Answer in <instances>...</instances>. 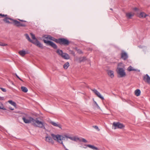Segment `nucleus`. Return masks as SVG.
<instances>
[{
    "label": "nucleus",
    "mask_w": 150,
    "mask_h": 150,
    "mask_svg": "<svg viewBox=\"0 0 150 150\" xmlns=\"http://www.w3.org/2000/svg\"><path fill=\"white\" fill-rule=\"evenodd\" d=\"M33 125L39 128H42L45 129V125L46 124L45 122L40 121L38 118H36L35 119H34L33 121Z\"/></svg>",
    "instance_id": "obj_1"
},
{
    "label": "nucleus",
    "mask_w": 150,
    "mask_h": 150,
    "mask_svg": "<svg viewBox=\"0 0 150 150\" xmlns=\"http://www.w3.org/2000/svg\"><path fill=\"white\" fill-rule=\"evenodd\" d=\"M25 35L26 39H27L29 41L35 44L37 47L40 48H43L42 45L41 43L38 40H36V41H34L33 40H31L28 34H25Z\"/></svg>",
    "instance_id": "obj_2"
},
{
    "label": "nucleus",
    "mask_w": 150,
    "mask_h": 150,
    "mask_svg": "<svg viewBox=\"0 0 150 150\" xmlns=\"http://www.w3.org/2000/svg\"><path fill=\"white\" fill-rule=\"evenodd\" d=\"M20 22L16 20L14 21V25L18 27H25L26 26L27 24V22L25 21L22 20L18 19Z\"/></svg>",
    "instance_id": "obj_3"
},
{
    "label": "nucleus",
    "mask_w": 150,
    "mask_h": 150,
    "mask_svg": "<svg viewBox=\"0 0 150 150\" xmlns=\"http://www.w3.org/2000/svg\"><path fill=\"white\" fill-rule=\"evenodd\" d=\"M70 43L69 41L65 38H59L58 39L57 43H59L61 45H64L67 46L69 45Z\"/></svg>",
    "instance_id": "obj_4"
},
{
    "label": "nucleus",
    "mask_w": 150,
    "mask_h": 150,
    "mask_svg": "<svg viewBox=\"0 0 150 150\" xmlns=\"http://www.w3.org/2000/svg\"><path fill=\"white\" fill-rule=\"evenodd\" d=\"M51 136L55 140H57L59 143H60V142H62V140L64 139L65 137L64 136H62L60 135L57 134L55 135L53 134H51Z\"/></svg>",
    "instance_id": "obj_5"
},
{
    "label": "nucleus",
    "mask_w": 150,
    "mask_h": 150,
    "mask_svg": "<svg viewBox=\"0 0 150 150\" xmlns=\"http://www.w3.org/2000/svg\"><path fill=\"white\" fill-rule=\"evenodd\" d=\"M117 72L119 75L118 77L122 78L126 76V74L125 70L122 68H117Z\"/></svg>",
    "instance_id": "obj_6"
},
{
    "label": "nucleus",
    "mask_w": 150,
    "mask_h": 150,
    "mask_svg": "<svg viewBox=\"0 0 150 150\" xmlns=\"http://www.w3.org/2000/svg\"><path fill=\"white\" fill-rule=\"evenodd\" d=\"M43 41L45 43H46L47 45L51 46L54 49H57V45L50 41H47L45 40L44 39Z\"/></svg>",
    "instance_id": "obj_7"
},
{
    "label": "nucleus",
    "mask_w": 150,
    "mask_h": 150,
    "mask_svg": "<svg viewBox=\"0 0 150 150\" xmlns=\"http://www.w3.org/2000/svg\"><path fill=\"white\" fill-rule=\"evenodd\" d=\"M113 126H114V129H116L117 128L122 129L125 127V126L119 122H114L113 123Z\"/></svg>",
    "instance_id": "obj_8"
},
{
    "label": "nucleus",
    "mask_w": 150,
    "mask_h": 150,
    "mask_svg": "<svg viewBox=\"0 0 150 150\" xmlns=\"http://www.w3.org/2000/svg\"><path fill=\"white\" fill-rule=\"evenodd\" d=\"M22 119L24 122L26 124L30 123L31 122L33 123V121L34 120V119L31 117H29L28 119H26L25 117H23Z\"/></svg>",
    "instance_id": "obj_9"
},
{
    "label": "nucleus",
    "mask_w": 150,
    "mask_h": 150,
    "mask_svg": "<svg viewBox=\"0 0 150 150\" xmlns=\"http://www.w3.org/2000/svg\"><path fill=\"white\" fill-rule=\"evenodd\" d=\"M121 58L125 60L127 59L128 58V55L126 52L123 51H122L121 53Z\"/></svg>",
    "instance_id": "obj_10"
},
{
    "label": "nucleus",
    "mask_w": 150,
    "mask_h": 150,
    "mask_svg": "<svg viewBox=\"0 0 150 150\" xmlns=\"http://www.w3.org/2000/svg\"><path fill=\"white\" fill-rule=\"evenodd\" d=\"M16 20L12 19L11 18H5L4 19V21L8 23H11L13 24L14 25V21H15Z\"/></svg>",
    "instance_id": "obj_11"
},
{
    "label": "nucleus",
    "mask_w": 150,
    "mask_h": 150,
    "mask_svg": "<svg viewBox=\"0 0 150 150\" xmlns=\"http://www.w3.org/2000/svg\"><path fill=\"white\" fill-rule=\"evenodd\" d=\"M91 90L98 97L100 98L102 100L104 99L103 97L101 96L100 93L98 91H97L96 89H92Z\"/></svg>",
    "instance_id": "obj_12"
},
{
    "label": "nucleus",
    "mask_w": 150,
    "mask_h": 150,
    "mask_svg": "<svg viewBox=\"0 0 150 150\" xmlns=\"http://www.w3.org/2000/svg\"><path fill=\"white\" fill-rule=\"evenodd\" d=\"M143 80L145 82L150 84V77L147 74H146L143 76Z\"/></svg>",
    "instance_id": "obj_13"
},
{
    "label": "nucleus",
    "mask_w": 150,
    "mask_h": 150,
    "mask_svg": "<svg viewBox=\"0 0 150 150\" xmlns=\"http://www.w3.org/2000/svg\"><path fill=\"white\" fill-rule=\"evenodd\" d=\"M50 123L54 126L58 127L60 129L62 128L61 125L60 124L58 123V122L56 123L54 121H50Z\"/></svg>",
    "instance_id": "obj_14"
},
{
    "label": "nucleus",
    "mask_w": 150,
    "mask_h": 150,
    "mask_svg": "<svg viewBox=\"0 0 150 150\" xmlns=\"http://www.w3.org/2000/svg\"><path fill=\"white\" fill-rule=\"evenodd\" d=\"M45 141L49 143H50L52 144H54V141L52 138L48 136H47L45 137Z\"/></svg>",
    "instance_id": "obj_15"
},
{
    "label": "nucleus",
    "mask_w": 150,
    "mask_h": 150,
    "mask_svg": "<svg viewBox=\"0 0 150 150\" xmlns=\"http://www.w3.org/2000/svg\"><path fill=\"white\" fill-rule=\"evenodd\" d=\"M85 146H86V147H85V148H86L87 147H88L93 150H97L98 149V148L97 147H95V146L93 145H91L90 144H85Z\"/></svg>",
    "instance_id": "obj_16"
},
{
    "label": "nucleus",
    "mask_w": 150,
    "mask_h": 150,
    "mask_svg": "<svg viewBox=\"0 0 150 150\" xmlns=\"http://www.w3.org/2000/svg\"><path fill=\"white\" fill-rule=\"evenodd\" d=\"M61 57L63 59H70L69 56L66 53H64Z\"/></svg>",
    "instance_id": "obj_17"
},
{
    "label": "nucleus",
    "mask_w": 150,
    "mask_h": 150,
    "mask_svg": "<svg viewBox=\"0 0 150 150\" xmlns=\"http://www.w3.org/2000/svg\"><path fill=\"white\" fill-rule=\"evenodd\" d=\"M108 74L111 78H113L114 76V72L112 71L108 70Z\"/></svg>",
    "instance_id": "obj_18"
},
{
    "label": "nucleus",
    "mask_w": 150,
    "mask_h": 150,
    "mask_svg": "<svg viewBox=\"0 0 150 150\" xmlns=\"http://www.w3.org/2000/svg\"><path fill=\"white\" fill-rule=\"evenodd\" d=\"M19 54L22 57H24L26 54V52L24 50H21L19 52Z\"/></svg>",
    "instance_id": "obj_19"
},
{
    "label": "nucleus",
    "mask_w": 150,
    "mask_h": 150,
    "mask_svg": "<svg viewBox=\"0 0 150 150\" xmlns=\"http://www.w3.org/2000/svg\"><path fill=\"white\" fill-rule=\"evenodd\" d=\"M56 53L58 54L61 57L62 56V55L63 54V51L62 50H60V49H57V50L56 51Z\"/></svg>",
    "instance_id": "obj_20"
},
{
    "label": "nucleus",
    "mask_w": 150,
    "mask_h": 150,
    "mask_svg": "<svg viewBox=\"0 0 150 150\" xmlns=\"http://www.w3.org/2000/svg\"><path fill=\"white\" fill-rule=\"evenodd\" d=\"M126 15L127 18L129 19L131 18L134 15V14H132L131 13H127Z\"/></svg>",
    "instance_id": "obj_21"
},
{
    "label": "nucleus",
    "mask_w": 150,
    "mask_h": 150,
    "mask_svg": "<svg viewBox=\"0 0 150 150\" xmlns=\"http://www.w3.org/2000/svg\"><path fill=\"white\" fill-rule=\"evenodd\" d=\"M135 93L137 96H139L140 95L141 91L139 89H137L135 91Z\"/></svg>",
    "instance_id": "obj_22"
},
{
    "label": "nucleus",
    "mask_w": 150,
    "mask_h": 150,
    "mask_svg": "<svg viewBox=\"0 0 150 150\" xmlns=\"http://www.w3.org/2000/svg\"><path fill=\"white\" fill-rule=\"evenodd\" d=\"M84 59V57H81L77 58L76 59V61L79 62L81 63L83 61Z\"/></svg>",
    "instance_id": "obj_23"
},
{
    "label": "nucleus",
    "mask_w": 150,
    "mask_h": 150,
    "mask_svg": "<svg viewBox=\"0 0 150 150\" xmlns=\"http://www.w3.org/2000/svg\"><path fill=\"white\" fill-rule=\"evenodd\" d=\"M21 89L22 91L26 93L28 91V89L24 86H21Z\"/></svg>",
    "instance_id": "obj_24"
},
{
    "label": "nucleus",
    "mask_w": 150,
    "mask_h": 150,
    "mask_svg": "<svg viewBox=\"0 0 150 150\" xmlns=\"http://www.w3.org/2000/svg\"><path fill=\"white\" fill-rule=\"evenodd\" d=\"M127 70L130 71H136L137 69H134L131 66H129L127 69Z\"/></svg>",
    "instance_id": "obj_25"
},
{
    "label": "nucleus",
    "mask_w": 150,
    "mask_h": 150,
    "mask_svg": "<svg viewBox=\"0 0 150 150\" xmlns=\"http://www.w3.org/2000/svg\"><path fill=\"white\" fill-rule=\"evenodd\" d=\"M49 39L57 43L58 40V39H56L55 38L51 36H50V37L49 38Z\"/></svg>",
    "instance_id": "obj_26"
},
{
    "label": "nucleus",
    "mask_w": 150,
    "mask_h": 150,
    "mask_svg": "<svg viewBox=\"0 0 150 150\" xmlns=\"http://www.w3.org/2000/svg\"><path fill=\"white\" fill-rule=\"evenodd\" d=\"M147 15L144 12H141L139 14V17L140 18H145Z\"/></svg>",
    "instance_id": "obj_27"
},
{
    "label": "nucleus",
    "mask_w": 150,
    "mask_h": 150,
    "mask_svg": "<svg viewBox=\"0 0 150 150\" xmlns=\"http://www.w3.org/2000/svg\"><path fill=\"white\" fill-rule=\"evenodd\" d=\"M69 62H67L63 66L64 68L65 69H67L69 66Z\"/></svg>",
    "instance_id": "obj_28"
},
{
    "label": "nucleus",
    "mask_w": 150,
    "mask_h": 150,
    "mask_svg": "<svg viewBox=\"0 0 150 150\" xmlns=\"http://www.w3.org/2000/svg\"><path fill=\"white\" fill-rule=\"evenodd\" d=\"M70 139L75 141H79V138H76V137H71V138H70Z\"/></svg>",
    "instance_id": "obj_29"
},
{
    "label": "nucleus",
    "mask_w": 150,
    "mask_h": 150,
    "mask_svg": "<svg viewBox=\"0 0 150 150\" xmlns=\"http://www.w3.org/2000/svg\"><path fill=\"white\" fill-rule=\"evenodd\" d=\"M93 102L94 103V106L95 107L97 108V109H100V108L99 107V106H98V105L97 103L96 102V101H95L94 100Z\"/></svg>",
    "instance_id": "obj_30"
},
{
    "label": "nucleus",
    "mask_w": 150,
    "mask_h": 150,
    "mask_svg": "<svg viewBox=\"0 0 150 150\" xmlns=\"http://www.w3.org/2000/svg\"><path fill=\"white\" fill-rule=\"evenodd\" d=\"M8 102L9 103H10L12 105H13L14 106H16V103L15 102L12 101V100H9L8 101Z\"/></svg>",
    "instance_id": "obj_31"
},
{
    "label": "nucleus",
    "mask_w": 150,
    "mask_h": 150,
    "mask_svg": "<svg viewBox=\"0 0 150 150\" xmlns=\"http://www.w3.org/2000/svg\"><path fill=\"white\" fill-rule=\"evenodd\" d=\"M0 109L3 110H6V109L4 108V106L2 103L0 102Z\"/></svg>",
    "instance_id": "obj_32"
},
{
    "label": "nucleus",
    "mask_w": 150,
    "mask_h": 150,
    "mask_svg": "<svg viewBox=\"0 0 150 150\" xmlns=\"http://www.w3.org/2000/svg\"><path fill=\"white\" fill-rule=\"evenodd\" d=\"M30 34L31 35L32 38L34 40H35V41H36V40H38L35 38V35L32 34V33H31Z\"/></svg>",
    "instance_id": "obj_33"
},
{
    "label": "nucleus",
    "mask_w": 150,
    "mask_h": 150,
    "mask_svg": "<svg viewBox=\"0 0 150 150\" xmlns=\"http://www.w3.org/2000/svg\"><path fill=\"white\" fill-rule=\"evenodd\" d=\"M50 37V35H45L43 36L45 39H49V38Z\"/></svg>",
    "instance_id": "obj_34"
},
{
    "label": "nucleus",
    "mask_w": 150,
    "mask_h": 150,
    "mask_svg": "<svg viewBox=\"0 0 150 150\" xmlns=\"http://www.w3.org/2000/svg\"><path fill=\"white\" fill-rule=\"evenodd\" d=\"M93 127L95 129H96L98 131H100V129L96 125L93 126Z\"/></svg>",
    "instance_id": "obj_35"
},
{
    "label": "nucleus",
    "mask_w": 150,
    "mask_h": 150,
    "mask_svg": "<svg viewBox=\"0 0 150 150\" xmlns=\"http://www.w3.org/2000/svg\"><path fill=\"white\" fill-rule=\"evenodd\" d=\"M0 45L1 46H4L7 45V44H5L4 43L1 42V43H0Z\"/></svg>",
    "instance_id": "obj_36"
},
{
    "label": "nucleus",
    "mask_w": 150,
    "mask_h": 150,
    "mask_svg": "<svg viewBox=\"0 0 150 150\" xmlns=\"http://www.w3.org/2000/svg\"><path fill=\"white\" fill-rule=\"evenodd\" d=\"M0 88L1 89V90L4 92H6V90L5 89L2 88Z\"/></svg>",
    "instance_id": "obj_37"
},
{
    "label": "nucleus",
    "mask_w": 150,
    "mask_h": 150,
    "mask_svg": "<svg viewBox=\"0 0 150 150\" xmlns=\"http://www.w3.org/2000/svg\"><path fill=\"white\" fill-rule=\"evenodd\" d=\"M0 16L2 17H6L7 16V15L3 14L1 13H0Z\"/></svg>",
    "instance_id": "obj_38"
},
{
    "label": "nucleus",
    "mask_w": 150,
    "mask_h": 150,
    "mask_svg": "<svg viewBox=\"0 0 150 150\" xmlns=\"http://www.w3.org/2000/svg\"><path fill=\"white\" fill-rule=\"evenodd\" d=\"M60 144H62L63 146V147H64V148L66 150V149H67L66 147H65V146L63 144L62 142H60Z\"/></svg>",
    "instance_id": "obj_39"
},
{
    "label": "nucleus",
    "mask_w": 150,
    "mask_h": 150,
    "mask_svg": "<svg viewBox=\"0 0 150 150\" xmlns=\"http://www.w3.org/2000/svg\"><path fill=\"white\" fill-rule=\"evenodd\" d=\"M78 52L80 54H81L82 53V52L81 50H78Z\"/></svg>",
    "instance_id": "obj_40"
},
{
    "label": "nucleus",
    "mask_w": 150,
    "mask_h": 150,
    "mask_svg": "<svg viewBox=\"0 0 150 150\" xmlns=\"http://www.w3.org/2000/svg\"><path fill=\"white\" fill-rule=\"evenodd\" d=\"M133 10L135 11H137L138 10V9L136 7L133 8Z\"/></svg>",
    "instance_id": "obj_41"
},
{
    "label": "nucleus",
    "mask_w": 150,
    "mask_h": 150,
    "mask_svg": "<svg viewBox=\"0 0 150 150\" xmlns=\"http://www.w3.org/2000/svg\"><path fill=\"white\" fill-rule=\"evenodd\" d=\"M65 137L66 138H69V139H70V138H71V137H69V136H67L66 135H65Z\"/></svg>",
    "instance_id": "obj_42"
},
{
    "label": "nucleus",
    "mask_w": 150,
    "mask_h": 150,
    "mask_svg": "<svg viewBox=\"0 0 150 150\" xmlns=\"http://www.w3.org/2000/svg\"><path fill=\"white\" fill-rule=\"evenodd\" d=\"M4 97H1L0 96V100H4Z\"/></svg>",
    "instance_id": "obj_43"
},
{
    "label": "nucleus",
    "mask_w": 150,
    "mask_h": 150,
    "mask_svg": "<svg viewBox=\"0 0 150 150\" xmlns=\"http://www.w3.org/2000/svg\"><path fill=\"white\" fill-rule=\"evenodd\" d=\"M9 109L11 110H13V108L11 107H9Z\"/></svg>",
    "instance_id": "obj_44"
},
{
    "label": "nucleus",
    "mask_w": 150,
    "mask_h": 150,
    "mask_svg": "<svg viewBox=\"0 0 150 150\" xmlns=\"http://www.w3.org/2000/svg\"><path fill=\"white\" fill-rule=\"evenodd\" d=\"M71 53L73 54H74V52L72 51H70Z\"/></svg>",
    "instance_id": "obj_45"
},
{
    "label": "nucleus",
    "mask_w": 150,
    "mask_h": 150,
    "mask_svg": "<svg viewBox=\"0 0 150 150\" xmlns=\"http://www.w3.org/2000/svg\"><path fill=\"white\" fill-rule=\"evenodd\" d=\"M16 75L18 78V79L19 78V77L17 75V74H16Z\"/></svg>",
    "instance_id": "obj_46"
},
{
    "label": "nucleus",
    "mask_w": 150,
    "mask_h": 150,
    "mask_svg": "<svg viewBox=\"0 0 150 150\" xmlns=\"http://www.w3.org/2000/svg\"><path fill=\"white\" fill-rule=\"evenodd\" d=\"M87 141L85 139V143L87 142Z\"/></svg>",
    "instance_id": "obj_47"
},
{
    "label": "nucleus",
    "mask_w": 150,
    "mask_h": 150,
    "mask_svg": "<svg viewBox=\"0 0 150 150\" xmlns=\"http://www.w3.org/2000/svg\"><path fill=\"white\" fill-rule=\"evenodd\" d=\"M83 142H84V139H83Z\"/></svg>",
    "instance_id": "obj_48"
},
{
    "label": "nucleus",
    "mask_w": 150,
    "mask_h": 150,
    "mask_svg": "<svg viewBox=\"0 0 150 150\" xmlns=\"http://www.w3.org/2000/svg\"><path fill=\"white\" fill-rule=\"evenodd\" d=\"M89 50H90V51H91L92 50V49L91 48H89Z\"/></svg>",
    "instance_id": "obj_49"
},
{
    "label": "nucleus",
    "mask_w": 150,
    "mask_h": 150,
    "mask_svg": "<svg viewBox=\"0 0 150 150\" xmlns=\"http://www.w3.org/2000/svg\"><path fill=\"white\" fill-rule=\"evenodd\" d=\"M20 80L22 81H23V80H22V79H20Z\"/></svg>",
    "instance_id": "obj_50"
},
{
    "label": "nucleus",
    "mask_w": 150,
    "mask_h": 150,
    "mask_svg": "<svg viewBox=\"0 0 150 150\" xmlns=\"http://www.w3.org/2000/svg\"><path fill=\"white\" fill-rule=\"evenodd\" d=\"M110 9L111 10H112V8H110Z\"/></svg>",
    "instance_id": "obj_51"
},
{
    "label": "nucleus",
    "mask_w": 150,
    "mask_h": 150,
    "mask_svg": "<svg viewBox=\"0 0 150 150\" xmlns=\"http://www.w3.org/2000/svg\"><path fill=\"white\" fill-rule=\"evenodd\" d=\"M18 79H20H20H21V78L19 77V78H18Z\"/></svg>",
    "instance_id": "obj_52"
}]
</instances>
